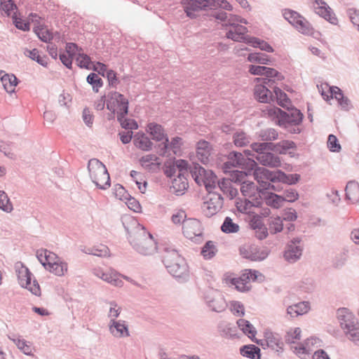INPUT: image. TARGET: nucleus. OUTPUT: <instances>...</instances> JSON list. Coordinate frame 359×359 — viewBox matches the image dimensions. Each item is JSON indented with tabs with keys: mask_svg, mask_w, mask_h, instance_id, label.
I'll return each mask as SVG.
<instances>
[{
	"mask_svg": "<svg viewBox=\"0 0 359 359\" xmlns=\"http://www.w3.org/2000/svg\"><path fill=\"white\" fill-rule=\"evenodd\" d=\"M94 274L102 280L116 287H121L123 284L120 278L121 275L113 269L103 271L100 269L94 270Z\"/></svg>",
	"mask_w": 359,
	"mask_h": 359,
	"instance_id": "20",
	"label": "nucleus"
},
{
	"mask_svg": "<svg viewBox=\"0 0 359 359\" xmlns=\"http://www.w3.org/2000/svg\"><path fill=\"white\" fill-rule=\"evenodd\" d=\"M257 343L264 348H265V346H267L276 352L282 351L283 347V342L278 334L271 332H265L264 339H261L260 341H257Z\"/></svg>",
	"mask_w": 359,
	"mask_h": 359,
	"instance_id": "19",
	"label": "nucleus"
},
{
	"mask_svg": "<svg viewBox=\"0 0 359 359\" xmlns=\"http://www.w3.org/2000/svg\"><path fill=\"white\" fill-rule=\"evenodd\" d=\"M283 15L299 32L304 34H312L313 28L311 24L297 12L290 9H285L283 11Z\"/></svg>",
	"mask_w": 359,
	"mask_h": 359,
	"instance_id": "10",
	"label": "nucleus"
},
{
	"mask_svg": "<svg viewBox=\"0 0 359 359\" xmlns=\"http://www.w3.org/2000/svg\"><path fill=\"white\" fill-rule=\"evenodd\" d=\"M278 118V124L285 128H288L294 125H300L302 122L303 114L297 109H292L288 111H283L280 109L273 107L270 109Z\"/></svg>",
	"mask_w": 359,
	"mask_h": 359,
	"instance_id": "8",
	"label": "nucleus"
},
{
	"mask_svg": "<svg viewBox=\"0 0 359 359\" xmlns=\"http://www.w3.org/2000/svg\"><path fill=\"white\" fill-rule=\"evenodd\" d=\"M217 184L220 190L224 195L233 199L238 194V189L232 187V182L229 179H223L222 181H217Z\"/></svg>",
	"mask_w": 359,
	"mask_h": 359,
	"instance_id": "27",
	"label": "nucleus"
},
{
	"mask_svg": "<svg viewBox=\"0 0 359 359\" xmlns=\"http://www.w3.org/2000/svg\"><path fill=\"white\" fill-rule=\"evenodd\" d=\"M76 62L81 68L92 69L90 57L86 54L79 53Z\"/></svg>",
	"mask_w": 359,
	"mask_h": 359,
	"instance_id": "63",
	"label": "nucleus"
},
{
	"mask_svg": "<svg viewBox=\"0 0 359 359\" xmlns=\"http://www.w3.org/2000/svg\"><path fill=\"white\" fill-rule=\"evenodd\" d=\"M278 133L273 128H266L262 130L259 133V137L262 141L269 142L278 139Z\"/></svg>",
	"mask_w": 359,
	"mask_h": 359,
	"instance_id": "48",
	"label": "nucleus"
},
{
	"mask_svg": "<svg viewBox=\"0 0 359 359\" xmlns=\"http://www.w3.org/2000/svg\"><path fill=\"white\" fill-rule=\"evenodd\" d=\"M313 9L316 13L320 15L332 25H337V18L331 8L323 0H316L313 3Z\"/></svg>",
	"mask_w": 359,
	"mask_h": 359,
	"instance_id": "17",
	"label": "nucleus"
},
{
	"mask_svg": "<svg viewBox=\"0 0 359 359\" xmlns=\"http://www.w3.org/2000/svg\"><path fill=\"white\" fill-rule=\"evenodd\" d=\"M346 197L353 203L359 201V184L355 181H349L346 187Z\"/></svg>",
	"mask_w": 359,
	"mask_h": 359,
	"instance_id": "28",
	"label": "nucleus"
},
{
	"mask_svg": "<svg viewBox=\"0 0 359 359\" xmlns=\"http://www.w3.org/2000/svg\"><path fill=\"white\" fill-rule=\"evenodd\" d=\"M210 10H216L217 8H222L226 11H231L232 6L226 0H210Z\"/></svg>",
	"mask_w": 359,
	"mask_h": 359,
	"instance_id": "60",
	"label": "nucleus"
},
{
	"mask_svg": "<svg viewBox=\"0 0 359 359\" xmlns=\"http://www.w3.org/2000/svg\"><path fill=\"white\" fill-rule=\"evenodd\" d=\"M229 309L231 313L236 316H243L245 315L244 305L238 301H231L229 303Z\"/></svg>",
	"mask_w": 359,
	"mask_h": 359,
	"instance_id": "55",
	"label": "nucleus"
},
{
	"mask_svg": "<svg viewBox=\"0 0 359 359\" xmlns=\"http://www.w3.org/2000/svg\"><path fill=\"white\" fill-rule=\"evenodd\" d=\"M84 252L88 255H93L97 257H107L109 255V250L105 245H98L92 248H88Z\"/></svg>",
	"mask_w": 359,
	"mask_h": 359,
	"instance_id": "36",
	"label": "nucleus"
},
{
	"mask_svg": "<svg viewBox=\"0 0 359 359\" xmlns=\"http://www.w3.org/2000/svg\"><path fill=\"white\" fill-rule=\"evenodd\" d=\"M269 230L272 234H276L283 231V219L280 217H271L269 219Z\"/></svg>",
	"mask_w": 359,
	"mask_h": 359,
	"instance_id": "43",
	"label": "nucleus"
},
{
	"mask_svg": "<svg viewBox=\"0 0 359 359\" xmlns=\"http://www.w3.org/2000/svg\"><path fill=\"white\" fill-rule=\"evenodd\" d=\"M109 309L107 317L109 318V321L118 320L117 318L120 316L121 307L114 301L109 302Z\"/></svg>",
	"mask_w": 359,
	"mask_h": 359,
	"instance_id": "52",
	"label": "nucleus"
},
{
	"mask_svg": "<svg viewBox=\"0 0 359 359\" xmlns=\"http://www.w3.org/2000/svg\"><path fill=\"white\" fill-rule=\"evenodd\" d=\"M337 318L345 337L355 346H359V322L346 308H341L337 312Z\"/></svg>",
	"mask_w": 359,
	"mask_h": 359,
	"instance_id": "4",
	"label": "nucleus"
},
{
	"mask_svg": "<svg viewBox=\"0 0 359 359\" xmlns=\"http://www.w3.org/2000/svg\"><path fill=\"white\" fill-rule=\"evenodd\" d=\"M210 0H182V4L187 15L196 18L201 11L210 10Z\"/></svg>",
	"mask_w": 359,
	"mask_h": 359,
	"instance_id": "13",
	"label": "nucleus"
},
{
	"mask_svg": "<svg viewBox=\"0 0 359 359\" xmlns=\"http://www.w3.org/2000/svg\"><path fill=\"white\" fill-rule=\"evenodd\" d=\"M276 171H271L263 167H257L254 170L255 179L259 184V192L264 190H273L279 191L282 187L276 184Z\"/></svg>",
	"mask_w": 359,
	"mask_h": 359,
	"instance_id": "7",
	"label": "nucleus"
},
{
	"mask_svg": "<svg viewBox=\"0 0 359 359\" xmlns=\"http://www.w3.org/2000/svg\"><path fill=\"white\" fill-rule=\"evenodd\" d=\"M16 273L18 278L19 284L27 288L33 294L36 296L41 295V289L38 282L34 280L33 283H31L32 273L22 263H17L15 265Z\"/></svg>",
	"mask_w": 359,
	"mask_h": 359,
	"instance_id": "9",
	"label": "nucleus"
},
{
	"mask_svg": "<svg viewBox=\"0 0 359 359\" xmlns=\"http://www.w3.org/2000/svg\"><path fill=\"white\" fill-rule=\"evenodd\" d=\"M266 250L257 248V247H250V255H246L248 259L252 261H262L268 257Z\"/></svg>",
	"mask_w": 359,
	"mask_h": 359,
	"instance_id": "42",
	"label": "nucleus"
},
{
	"mask_svg": "<svg viewBox=\"0 0 359 359\" xmlns=\"http://www.w3.org/2000/svg\"><path fill=\"white\" fill-rule=\"evenodd\" d=\"M237 325L238 327L243 331V332L248 335L250 338L254 337L256 334V330L254 326L245 319H239L237 320Z\"/></svg>",
	"mask_w": 359,
	"mask_h": 359,
	"instance_id": "38",
	"label": "nucleus"
},
{
	"mask_svg": "<svg viewBox=\"0 0 359 359\" xmlns=\"http://www.w3.org/2000/svg\"><path fill=\"white\" fill-rule=\"evenodd\" d=\"M147 130L155 141L160 142L168 137L164 133L163 128L159 124L155 123H149L147 125Z\"/></svg>",
	"mask_w": 359,
	"mask_h": 359,
	"instance_id": "30",
	"label": "nucleus"
},
{
	"mask_svg": "<svg viewBox=\"0 0 359 359\" xmlns=\"http://www.w3.org/2000/svg\"><path fill=\"white\" fill-rule=\"evenodd\" d=\"M281 198L283 199V202L293 203L298 199L299 194L294 189L287 187L283 191Z\"/></svg>",
	"mask_w": 359,
	"mask_h": 359,
	"instance_id": "56",
	"label": "nucleus"
},
{
	"mask_svg": "<svg viewBox=\"0 0 359 359\" xmlns=\"http://www.w3.org/2000/svg\"><path fill=\"white\" fill-rule=\"evenodd\" d=\"M109 332L111 336L116 339H121L130 336L128 325L123 320L109 321Z\"/></svg>",
	"mask_w": 359,
	"mask_h": 359,
	"instance_id": "18",
	"label": "nucleus"
},
{
	"mask_svg": "<svg viewBox=\"0 0 359 359\" xmlns=\"http://www.w3.org/2000/svg\"><path fill=\"white\" fill-rule=\"evenodd\" d=\"M294 142L290 140H283L277 144L272 143V151L280 154H285L287 150L294 149Z\"/></svg>",
	"mask_w": 359,
	"mask_h": 359,
	"instance_id": "44",
	"label": "nucleus"
},
{
	"mask_svg": "<svg viewBox=\"0 0 359 359\" xmlns=\"http://www.w3.org/2000/svg\"><path fill=\"white\" fill-rule=\"evenodd\" d=\"M248 44L254 48H259L262 50L268 53L273 52V48L270 44H269L266 41L259 39L257 37L252 36L250 41H248Z\"/></svg>",
	"mask_w": 359,
	"mask_h": 359,
	"instance_id": "45",
	"label": "nucleus"
},
{
	"mask_svg": "<svg viewBox=\"0 0 359 359\" xmlns=\"http://www.w3.org/2000/svg\"><path fill=\"white\" fill-rule=\"evenodd\" d=\"M247 177V174L245 172L239 171V170H233L231 173V178L232 182L238 183L242 184L243 182H245V178Z\"/></svg>",
	"mask_w": 359,
	"mask_h": 359,
	"instance_id": "64",
	"label": "nucleus"
},
{
	"mask_svg": "<svg viewBox=\"0 0 359 359\" xmlns=\"http://www.w3.org/2000/svg\"><path fill=\"white\" fill-rule=\"evenodd\" d=\"M223 198L221 194L212 192L209 193L207 201L204 202L203 210L207 217L215 215L223 206Z\"/></svg>",
	"mask_w": 359,
	"mask_h": 359,
	"instance_id": "15",
	"label": "nucleus"
},
{
	"mask_svg": "<svg viewBox=\"0 0 359 359\" xmlns=\"http://www.w3.org/2000/svg\"><path fill=\"white\" fill-rule=\"evenodd\" d=\"M107 102V109L113 114L117 113V119L122 128L125 129L135 130L138 128L137 123L133 119L126 118L125 116L128 111V101L122 94L112 92L109 95Z\"/></svg>",
	"mask_w": 359,
	"mask_h": 359,
	"instance_id": "2",
	"label": "nucleus"
},
{
	"mask_svg": "<svg viewBox=\"0 0 359 359\" xmlns=\"http://www.w3.org/2000/svg\"><path fill=\"white\" fill-rule=\"evenodd\" d=\"M255 157L260 164L264 166L278 168L281 164L280 157L271 152H261V154H257Z\"/></svg>",
	"mask_w": 359,
	"mask_h": 359,
	"instance_id": "22",
	"label": "nucleus"
},
{
	"mask_svg": "<svg viewBox=\"0 0 359 359\" xmlns=\"http://www.w3.org/2000/svg\"><path fill=\"white\" fill-rule=\"evenodd\" d=\"M303 249L302 239L299 237L294 238L287 244L283 257L287 262L294 263L301 258Z\"/></svg>",
	"mask_w": 359,
	"mask_h": 359,
	"instance_id": "12",
	"label": "nucleus"
},
{
	"mask_svg": "<svg viewBox=\"0 0 359 359\" xmlns=\"http://www.w3.org/2000/svg\"><path fill=\"white\" fill-rule=\"evenodd\" d=\"M158 159V157L155 154H147L143 156L140 159V162L142 167L146 169H151V167L156 166L153 162L156 161Z\"/></svg>",
	"mask_w": 359,
	"mask_h": 359,
	"instance_id": "59",
	"label": "nucleus"
},
{
	"mask_svg": "<svg viewBox=\"0 0 359 359\" xmlns=\"http://www.w3.org/2000/svg\"><path fill=\"white\" fill-rule=\"evenodd\" d=\"M187 187L188 182L185 175H184L182 172H180L177 174V177L173 179L170 188L174 193L180 196L184 194V190H186Z\"/></svg>",
	"mask_w": 359,
	"mask_h": 359,
	"instance_id": "26",
	"label": "nucleus"
},
{
	"mask_svg": "<svg viewBox=\"0 0 359 359\" xmlns=\"http://www.w3.org/2000/svg\"><path fill=\"white\" fill-rule=\"evenodd\" d=\"M258 187L254 182L250 181L243 182L241 187V192L242 194L248 198H253L257 194Z\"/></svg>",
	"mask_w": 359,
	"mask_h": 359,
	"instance_id": "39",
	"label": "nucleus"
},
{
	"mask_svg": "<svg viewBox=\"0 0 359 359\" xmlns=\"http://www.w3.org/2000/svg\"><path fill=\"white\" fill-rule=\"evenodd\" d=\"M88 170L93 182L100 189L110 187V177L105 165L97 158L88 161Z\"/></svg>",
	"mask_w": 359,
	"mask_h": 359,
	"instance_id": "5",
	"label": "nucleus"
},
{
	"mask_svg": "<svg viewBox=\"0 0 359 359\" xmlns=\"http://www.w3.org/2000/svg\"><path fill=\"white\" fill-rule=\"evenodd\" d=\"M221 230L225 233H233L239 231L240 226L231 217H226L221 226Z\"/></svg>",
	"mask_w": 359,
	"mask_h": 359,
	"instance_id": "41",
	"label": "nucleus"
},
{
	"mask_svg": "<svg viewBox=\"0 0 359 359\" xmlns=\"http://www.w3.org/2000/svg\"><path fill=\"white\" fill-rule=\"evenodd\" d=\"M132 226L130 230L127 226L125 229L129 234L128 240L133 249L145 256L155 253L157 246L152 235L134 219L132 220Z\"/></svg>",
	"mask_w": 359,
	"mask_h": 359,
	"instance_id": "1",
	"label": "nucleus"
},
{
	"mask_svg": "<svg viewBox=\"0 0 359 359\" xmlns=\"http://www.w3.org/2000/svg\"><path fill=\"white\" fill-rule=\"evenodd\" d=\"M240 352L243 356L251 359H259L260 356L259 348L252 344L242 346L240 349Z\"/></svg>",
	"mask_w": 359,
	"mask_h": 359,
	"instance_id": "34",
	"label": "nucleus"
},
{
	"mask_svg": "<svg viewBox=\"0 0 359 359\" xmlns=\"http://www.w3.org/2000/svg\"><path fill=\"white\" fill-rule=\"evenodd\" d=\"M45 269L56 276H64L65 273L67 271V264L58 260L48 265Z\"/></svg>",
	"mask_w": 359,
	"mask_h": 359,
	"instance_id": "35",
	"label": "nucleus"
},
{
	"mask_svg": "<svg viewBox=\"0 0 359 359\" xmlns=\"http://www.w3.org/2000/svg\"><path fill=\"white\" fill-rule=\"evenodd\" d=\"M347 259L348 250L344 249L334 256L332 262V265L334 269H341L345 265Z\"/></svg>",
	"mask_w": 359,
	"mask_h": 359,
	"instance_id": "47",
	"label": "nucleus"
},
{
	"mask_svg": "<svg viewBox=\"0 0 359 359\" xmlns=\"http://www.w3.org/2000/svg\"><path fill=\"white\" fill-rule=\"evenodd\" d=\"M301 332L302 331L299 327L290 330L285 337V341L288 344H294L297 340L300 339Z\"/></svg>",
	"mask_w": 359,
	"mask_h": 359,
	"instance_id": "58",
	"label": "nucleus"
},
{
	"mask_svg": "<svg viewBox=\"0 0 359 359\" xmlns=\"http://www.w3.org/2000/svg\"><path fill=\"white\" fill-rule=\"evenodd\" d=\"M210 144L209 142L203 140L199 141L196 147V157L203 164L210 162Z\"/></svg>",
	"mask_w": 359,
	"mask_h": 359,
	"instance_id": "25",
	"label": "nucleus"
},
{
	"mask_svg": "<svg viewBox=\"0 0 359 359\" xmlns=\"http://www.w3.org/2000/svg\"><path fill=\"white\" fill-rule=\"evenodd\" d=\"M265 202L267 205L278 209L283 205V199L281 198L280 195H278L273 193H269L265 197Z\"/></svg>",
	"mask_w": 359,
	"mask_h": 359,
	"instance_id": "46",
	"label": "nucleus"
},
{
	"mask_svg": "<svg viewBox=\"0 0 359 359\" xmlns=\"http://www.w3.org/2000/svg\"><path fill=\"white\" fill-rule=\"evenodd\" d=\"M0 209L7 213L11 212L13 210V204L4 191H0Z\"/></svg>",
	"mask_w": 359,
	"mask_h": 359,
	"instance_id": "49",
	"label": "nucleus"
},
{
	"mask_svg": "<svg viewBox=\"0 0 359 359\" xmlns=\"http://www.w3.org/2000/svg\"><path fill=\"white\" fill-rule=\"evenodd\" d=\"M189 170L196 184L199 186L203 185L208 193L216 187L217 176L212 171L205 170L197 163H193Z\"/></svg>",
	"mask_w": 359,
	"mask_h": 359,
	"instance_id": "6",
	"label": "nucleus"
},
{
	"mask_svg": "<svg viewBox=\"0 0 359 359\" xmlns=\"http://www.w3.org/2000/svg\"><path fill=\"white\" fill-rule=\"evenodd\" d=\"M249 278L248 276L245 274L239 278H233L230 280V283L233 285L235 288L241 292L249 291L251 288L250 283L247 280Z\"/></svg>",
	"mask_w": 359,
	"mask_h": 359,
	"instance_id": "31",
	"label": "nucleus"
},
{
	"mask_svg": "<svg viewBox=\"0 0 359 359\" xmlns=\"http://www.w3.org/2000/svg\"><path fill=\"white\" fill-rule=\"evenodd\" d=\"M248 60L250 62H257L262 65H269L271 62L268 55L260 53L249 54Z\"/></svg>",
	"mask_w": 359,
	"mask_h": 359,
	"instance_id": "50",
	"label": "nucleus"
},
{
	"mask_svg": "<svg viewBox=\"0 0 359 359\" xmlns=\"http://www.w3.org/2000/svg\"><path fill=\"white\" fill-rule=\"evenodd\" d=\"M327 144V147L332 152H339L341 149L337 137L334 135H330L328 136Z\"/></svg>",
	"mask_w": 359,
	"mask_h": 359,
	"instance_id": "62",
	"label": "nucleus"
},
{
	"mask_svg": "<svg viewBox=\"0 0 359 359\" xmlns=\"http://www.w3.org/2000/svg\"><path fill=\"white\" fill-rule=\"evenodd\" d=\"M251 148L253 151L257 154L261 152H266V151H272V143L271 142H254L251 144Z\"/></svg>",
	"mask_w": 359,
	"mask_h": 359,
	"instance_id": "61",
	"label": "nucleus"
},
{
	"mask_svg": "<svg viewBox=\"0 0 359 359\" xmlns=\"http://www.w3.org/2000/svg\"><path fill=\"white\" fill-rule=\"evenodd\" d=\"M248 32L247 27L237 24L226 32V36L234 41L245 42L248 44V41H250L252 36L245 34Z\"/></svg>",
	"mask_w": 359,
	"mask_h": 359,
	"instance_id": "21",
	"label": "nucleus"
},
{
	"mask_svg": "<svg viewBox=\"0 0 359 359\" xmlns=\"http://www.w3.org/2000/svg\"><path fill=\"white\" fill-rule=\"evenodd\" d=\"M27 57H29L33 60L36 61L39 65L43 67H46L48 65V58L45 55H41L37 49L34 48L32 50L26 49L24 52Z\"/></svg>",
	"mask_w": 359,
	"mask_h": 359,
	"instance_id": "37",
	"label": "nucleus"
},
{
	"mask_svg": "<svg viewBox=\"0 0 359 359\" xmlns=\"http://www.w3.org/2000/svg\"><path fill=\"white\" fill-rule=\"evenodd\" d=\"M4 77L1 78L2 85L8 93H12L15 91V88L18 84V79L14 74L4 75Z\"/></svg>",
	"mask_w": 359,
	"mask_h": 359,
	"instance_id": "33",
	"label": "nucleus"
},
{
	"mask_svg": "<svg viewBox=\"0 0 359 359\" xmlns=\"http://www.w3.org/2000/svg\"><path fill=\"white\" fill-rule=\"evenodd\" d=\"M256 100L260 102L269 103L273 101V93L264 85H256L254 89Z\"/></svg>",
	"mask_w": 359,
	"mask_h": 359,
	"instance_id": "24",
	"label": "nucleus"
},
{
	"mask_svg": "<svg viewBox=\"0 0 359 359\" xmlns=\"http://www.w3.org/2000/svg\"><path fill=\"white\" fill-rule=\"evenodd\" d=\"M183 233L186 238L200 243L203 240V228L199 220L189 218L186 220L183 226Z\"/></svg>",
	"mask_w": 359,
	"mask_h": 359,
	"instance_id": "11",
	"label": "nucleus"
},
{
	"mask_svg": "<svg viewBox=\"0 0 359 359\" xmlns=\"http://www.w3.org/2000/svg\"><path fill=\"white\" fill-rule=\"evenodd\" d=\"M244 156L243 154L237 151L230 152L228 155V159L233 161L235 167H241L243 168L253 169L257 166V163L255 160L249 158L251 151L250 150H245Z\"/></svg>",
	"mask_w": 359,
	"mask_h": 359,
	"instance_id": "16",
	"label": "nucleus"
},
{
	"mask_svg": "<svg viewBox=\"0 0 359 359\" xmlns=\"http://www.w3.org/2000/svg\"><path fill=\"white\" fill-rule=\"evenodd\" d=\"M8 339L13 341L17 347L25 355H29L32 354V349L29 342L25 341V339L15 338L14 336H8Z\"/></svg>",
	"mask_w": 359,
	"mask_h": 359,
	"instance_id": "40",
	"label": "nucleus"
},
{
	"mask_svg": "<svg viewBox=\"0 0 359 359\" xmlns=\"http://www.w3.org/2000/svg\"><path fill=\"white\" fill-rule=\"evenodd\" d=\"M133 143L135 146L143 151H149L152 148L153 143L144 133H137L134 136Z\"/></svg>",
	"mask_w": 359,
	"mask_h": 359,
	"instance_id": "29",
	"label": "nucleus"
},
{
	"mask_svg": "<svg viewBox=\"0 0 359 359\" xmlns=\"http://www.w3.org/2000/svg\"><path fill=\"white\" fill-rule=\"evenodd\" d=\"M208 308L215 312L221 313L226 310L227 303L222 294L216 291H210L204 297Z\"/></svg>",
	"mask_w": 359,
	"mask_h": 359,
	"instance_id": "14",
	"label": "nucleus"
},
{
	"mask_svg": "<svg viewBox=\"0 0 359 359\" xmlns=\"http://www.w3.org/2000/svg\"><path fill=\"white\" fill-rule=\"evenodd\" d=\"M276 184L277 182H283L287 184H296L300 179L299 175L297 174H291L286 175L284 172L278 170H276Z\"/></svg>",
	"mask_w": 359,
	"mask_h": 359,
	"instance_id": "32",
	"label": "nucleus"
},
{
	"mask_svg": "<svg viewBox=\"0 0 359 359\" xmlns=\"http://www.w3.org/2000/svg\"><path fill=\"white\" fill-rule=\"evenodd\" d=\"M273 100L276 99L278 103L285 107L287 105V103L290 102V100L286 95L285 93H284L281 89L277 87L273 88Z\"/></svg>",
	"mask_w": 359,
	"mask_h": 359,
	"instance_id": "53",
	"label": "nucleus"
},
{
	"mask_svg": "<svg viewBox=\"0 0 359 359\" xmlns=\"http://www.w3.org/2000/svg\"><path fill=\"white\" fill-rule=\"evenodd\" d=\"M217 249L214 244V242L209 241H208L204 247L202 248L201 254L205 259H211L215 256Z\"/></svg>",
	"mask_w": 359,
	"mask_h": 359,
	"instance_id": "54",
	"label": "nucleus"
},
{
	"mask_svg": "<svg viewBox=\"0 0 359 359\" xmlns=\"http://www.w3.org/2000/svg\"><path fill=\"white\" fill-rule=\"evenodd\" d=\"M163 262L168 271L179 282H186L189 277V267L185 259L175 250L165 249Z\"/></svg>",
	"mask_w": 359,
	"mask_h": 359,
	"instance_id": "3",
	"label": "nucleus"
},
{
	"mask_svg": "<svg viewBox=\"0 0 359 359\" xmlns=\"http://www.w3.org/2000/svg\"><path fill=\"white\" fill-rule=\"evenodd\" d=\"M87 82L93 86V89L95 92H98L99 88L102 87L103 82L101 78L95 73H90L87 76Z\"/></svg>",
	"mask_w": 359,
	"mask_h": 359,
	"instance_id": "57",
	"label": "nucleus"
},
{
	"mask_svg": "<svg viewBox=\"0 0 359 359\" xmlns=\"http://www.w3.org/2000/svg\"><path fill=\"white\" fill-rule=\"evenodd\" d=\"M233 142L236 147H245L250 142V137L244 132H237L233 135Z\"/></svg>",
	"mask_w": 359,
	"mask_h": 359,
	"instance_id": "51",
	"label": "nucleus"
},
{
	"mask_svg": "<svg viewBox=\"0 0 359 359\" xmlns=\"http://www.w3.org/2000/svg\"><path fill=\"white\" fill-rule=\"evenodd\" d=\"M320 346V341L316 337L307 339L303 344H300L294 347V351L299 355L311 354L315 351V348Z\"/></svg>",
	"mask_w": 359,
	"mask_h": 359,
	"instance_id": "23",
	"label": "nucleus"
}]
</instances>
